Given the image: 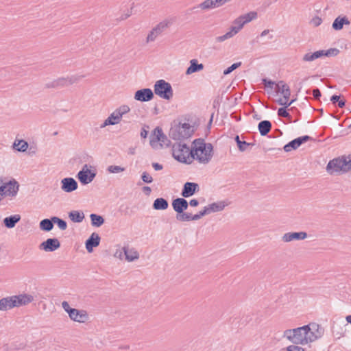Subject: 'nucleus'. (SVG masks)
I'll use <instances>...</instances> for the list:
<instances>
[{
	"mask_svg": "<svg viewBox=\"0 0 351 351\" xmlns=\"http://www.w3.org/2000/svg\"><path fill=\"white\" fill-rule=\"evenodd\" d=\"M199 190V186L197 183L186 182L184 184L183 188L181 191V195L187 198L193 196Z\"/></svg>",
	"mask_w": 351,
	"mask_h": 351,
	"instance_id": "nucleus-17",
	"label": "nucleus"
},
{
	"mask_svg": "<svg viewBox=\"0 0 351 351\" xmlns=\"http://www.w3.org/2000/svg\"><path fill=\"white\" fill-rule=\"evenodd\" d=\"M285 351H305L304 348L298 346V345L293 344L287 346Z\"/></svg>",
	"mask_w": 351,
	"mask_h": 351,
	"instance_id": "nucleus-50",
	"label": "nucleus"
},
{
	"mask_svg": "<svg viewBox=\"0 0 351 351\" xmlns=\"http://www.w3.org/2000/svg\"><path fill=\"white\" fill-rule=\"evenodd\" d=\"M254 143H247L245 141H241L240 142H238V149L240 152H245L246 151L249 147H252L254 146Z\"/></svg>",
	"mask_w": 351,
	"mask_h": 351,
	"instance_id": "nucleus-41",
	"label": "nucleus"
},
{
	"mask_svg": "<svg viewBox=\"0 0 351 351\" xmlns=\"http://www.w3.org/2000/svg\"><path fill=\"white\" fill-rule=\"evenodd\" d=\"M169 23L167 21H162L159 23L156 27H154L148 34L146 43L153 42L157 38L158 36L162 34L168 27Z\"/></svg>",
	"mask_w": 351,
	"mask_h": 351,
	"instance_id": "nucleus-14",
	"label": "nucleus"
},
{
	"mask_svg": "<svg viewBox=\"0 0 351 351\" xmlns=\"http://www.w3.org/2000/svg\"><path fill=\"white\" fill-rule=\"evenodd\" d=\"M130 111V108L127 105H122L117 108L110 116L104 121L100 128H103L108 125L118 124L123 115Z\"/></svg>",
	"mask_w": 351,
	"mask_h": 351,
	"instance_id": "nucleus-6",
	"label": "nucleus"
},
{
	"mask_svg": "<svg viewBox=\"0 0 351 351\" xmlns=\"http://www.w3.org/2000/svg\"><path fill=\"white\" fill-rule=\"evenodd\" d=\"M173 157L178 162L189 164L190 159L187 156L189 152V146L186 143L182 142L175 143L172 145Z\"/></svg>",
	"mask_w": 351,
	"mask_h": 351,
	"instance_id": "nucleus-7",
	"label": "nucleus"
},
{
	"mask_svg": "<svg viewBox=\"0 0 351 351\" xmlns=\"http://www.w3.org/2000/svg\"><path fill=\"white\" fill-rule=\"evenodd\" d=\"M12 308L11 297L3 298L0 300V310L7 311L8 309Z\"/></svg>",
	"mask_w": 351,
	"mask_h": 351,
	"instance_id": "nucleus-36",
	"label": "nucleus"
},
{
	"mask_svg": "<svg viewBox=\"0 0 351 351\" xmlns=\"http://www.w3.org/2000/svg\"><path fill=\"white\" fill-rule=\"evenodd\" d=\"M101 237L96 232H93L85 241V247L88 253L93 252L94 247L99 245Z\"/></svg>",
	"mask_w": 351,
	"mask_h": 351,
	"instance_id": "nucleus-19",
	"label": "nucleus"
},
{
	"mask_svg": "<svg viewBox=\"0 0 351 351\" xmlns=\"http://www.w3.org/2000/svg\"><path fill=\"white\" fill-rule=\"evenodd\" d=\"M313 140L312 137L308 135L302 136L300 137H298L290 142H289L287 144H286L283 149L286 152H289L291 150H295L297 149L303 143Z\"/></svg>",
	"mask_w": 351,
	"mask_h": 351,
	"instance_id": "nucleus-13",
	"label": "nucleus"
},
{
	"mask_svg": "<svg viewBox=\"0 0 351 351\" xmlns=\"http://www.w3.org/2000/svg\"><path fill=\"white\" fill-rule=\"evenodd\" d=\"M232 37V34L231 32H226L224 35L218 36L216 38V40L217 42H223L224 40L229 39Z\"/></svg>",
	"mask_w": 351,
	"mask_h": 351,
	"instance_id": "nucleus-52",
	"label": "nucleus"
},
{
	"mask_svg": "<svg viewBox=\"0 0 351 351\" xmlns=\"http://www.w3.org/2000/svg\"><path fill=\"white\" fill-rule=\"evenodd\" d=\"M322 22V19L317 16L313 17L311 20V23L313 24L315 27H318L319 25H320Z\"/></svg>",
	"mask_w": 351,
	"mask_h": 351,
	"instance_id": "nucleus-56",
	"label": "nucleus"
},
{
	"mask_svg": "<svg viewBox=\"0 0 351 351\" xmlns=\"http://www.w3.org/2000/svg\"><path fill=\"white\" fill-rule=\"evenodd\" d=\"M169 206L168 201L163 197L156 198L153 203L152 208L154 210H166Z\"/></svg>",
	"mask_w": 351,
	"mask_h": 351,
	"instance_id": "nucleus-28",
	"label": "nucleus"
},
{
	"mask_svg": "<svg viewBox=\"0 0 351 351\" xmlns=\"http://www.w3.org/2000/svg\"><path fill=\"white\" fill-rule=\"evenodd\" d=\"M10 297L12 308L27 305L28 304L33 302L34 300L33 295L27 293L12 295Z\"/></svg>",
	"mask_w": 351,
	"mask_h": 351,
	"instance_id": "nucleus-12",
	"label": "nucleus"
},
{
	"mask_svg": "<svg viewBox=\"0 0 351 351\" xmlns=\"http://www.w3.org/2000/svg\"><path fill=\"white\" fill-rule=\"evenodd\" d=\"M189 205H190L192 207H196L199 205V201L196 199H192L189 202Z\"/></svg>",
	"mask_w": 351,
	"mask_h": 351,
	"instance_id": "nucleus-64",
	"label": "nucleus"
},
{
	"mask_svg": "<svg viewBox=\"0 0 351 351\" xmlns=\"http://www.w3.org/2000/svg\"><path fill=\"white\" fill-rule=\"evenodd\" d=\"M193 143H197V150L200 152L197 155L196 160L199 163H208L213 156V146L210 143H205L203 138H197L193 141Z\"/></svg>",
	"mask_w": 351,
	"mask_h": 351,
	"instance_id": "nucleus-4",
	"label": "nucleus"
},
{
	"mask_svg": "<svg viewBox=\"0 0 351 351\" xmlns=\"http://www.w3.org/2000/svg\"><path fill=\"white\" fill-rule=\"evenodd\" d=\"M154 93L160 98L170 100L173 97V88L171 85L164 80H159L154 86Z\"/></svg>",
	"mask_w": 351,
	"mask_h": 351,
	"instance_id": "nucleus-5",
	"label": "nucleus"
},
{
	"mask_svg": "<svg viewBox=\"0 0 351 351\" xmlns=\"http://www.w3.org/2000/svg\"><path fill=\"white\" fill-rule=\"evenodd\" d=\"M228 0H205L197 5L202 10H210L219 8L224 5Z\"/></svg>",
	"mask_w": 351,
	"mask_h": 351,
	"instance_id": "nucleus-21",
	"label": "nucleus"
},
{
	"mask_svg": "<svg viewBox=\"0 0 351 351\" xmlns=\"http://www.w3.org/2000/svg\"><path fill=\"white\" fill-rule=\"evenodd\" d=\"M314 53H315V56L316 57L317 59L320 58L323 56H325L324 50H318V51H315Z\"/></svg>",
	"mask_w": 351,
	"mask_h": 351,
	"instance_id": "nucleus-61",
	"label": "nucleus"
},
{
	"mask_svg": "<svg viewBox=\"0 0 351 351\" xmlns=\"http://www.w3.org/2000/svg\"><path fill=\"white\" fill-rule=\"evenodd\" d=\"M96 175V169L91 165L85 164L77 173V178L82 184L86 185L90 183L95 179Z\"/></svg>",
	"mask_w": 351,
	"mask_h": 351,
	"instance_id": "nucleus-8",
	"label": "nucleus"
},
{
	"mask_svg": "<svg viewBox=\"0 0 351 351\" xmlns=\"http://www.w3.org/2000/svg\"><path fill=\"white\" fill-rule=\"evenodd\" d=\"M351 170V155L343 156L330 160L327 166L326 171L330 174L334 172H348Z\"/></svg>",
	"mask_w": 351,
	"mask_h": 351,
	"instance_id": "nucleus-3",
	"label": "nucleus"
},
{
	"mask_svg": "<svg viewBox=\"0 0 351 351\" xmlns=\"http://www.w3.org/2000/svg\"><path fill=\"white\" fill-rule=\"evenodd\" d=\"M227 206V204H226L223 201L217 202H213L208 205L209 209L211 213H215L221 211L224 209V208Z\"/></svg>",
	"mask_w": 351,
	"mask_h": 351,
	"instance_id": "nucleus-35",
	"label": "nucleus"
},
{
	"mask_svg": "<svg viewBox=\"0 0 351 351\" xmlns=\"http://www.w3.org/2000/svg\"><path fill=\"white\" fill-rule=\"evenodd\" d=\"M339 53V50L337 48H330L327 50H324L325 56H336Z\"/></svg>",
	"mask_w": 351,
	"mask_h": 351,
	"instance_id": "nucleus-49",
	"label": "nucleus"
},
{
	"mask_svg": "<svg viewBox=\"0 0 351 351\" xmlns=\"http://www.w3.org/2000/svg\"><path fill=\"white\" fill-rule=\"evenodd\" d=\"M272 128L271 121L263 120L258 123V129L261 136H264L268 134Z\"/></svg>",
	"mask_w": 351,
	"mask_h": 351,
	"instance_id": "nucleus-27",
	"label": "nucleus"
},
{
	"mask_svg": "<svg viewBox=\"0 0 351 351\" xmlns=\"http://www.w3.org/2000/svg\"><path fill=\"white\" fill-rule=\"evenodd\" d=\"M305 326L308 327V333L310 342H313L324 335V328L317 323L311 322Z\"/></svg>",
	"mask_w": 351,
	"mask_h": 351,
	"instance_id": "nucleus-11",
	"label": "nucleus"
},
{
	"mask_svg": "<svg viewBox=\"0 0 351 351\" xmlns=\"http://www.w3.org/2000/svg\"><path fill=\"white\" fill-rule=\"evenodd\" d=\"M69 217L74 223H81L84 219V214L81 210H72L69 213Z\"/></svg>",
	"mask_w": 351,
	"mask_h": 351,
	"instance_id": "nucleus-30",
	"label": "nucleus"
},
{
	"mask_svg": "<svg viewBox=\"0 0 351 351\" xmlns=\"http://www.w3.org/2000/svg\"><path fill=\"white\" fill-rule=\"evenodd\" d=\"M350 21L346 16H339L333 21L332 27L336 31H340L343 28V25H349Z\"/></svg>",
	"mask_w": 351,
	"mask_h": 351,
	"instance_id": "nucleus-22",
	"label": "nucleus"
},
{
	"mask_svg": "<svg viewBox=\"0 0 351 351\" xmlns=\"http://www.w3.org/2000/svg\"><path fill=\"white\" fill-rule=\"evenodd\" d=\"M204 69V64L199 63L197 60L193 59L190 61V65L186 69V74L191 75L195 72H199Z\"/></svg>",
	"mask_w": 351,
	"mask_h": 351,
	"instance_id": "nucleus-26",
	"label": "nucleus"
},
{
	"mask_svg": "<svg viewBox=\"0 0 351 351\" xmlns=\"http://www.w3.org/2000/svg\"><path fill=\"white\" fill-rule=\"evenodd\" d=\"M107 171L110 173H118L125 171V168L117 165H110L107 168Z\"/></svg>",
	"mask_w": 351,
	"mask_h": 351,
	"instance_id": "nucleus-43",
	"label": "nucleus"
},
{
	"mask_svg": "<svg viewBox=\"0 0 351 351\" xmlns=\"http://www.w3.org/2000/svg\"><path fill=\"white\" fill-rule=\"evenodd\" d=\"M53 217L50 219H44L39 223V228L44 232H49L53 228Z\"/></svg>",
	"mask_w": 351,
	"mask_h": 351,
	"instance_id": "nucleus-29",
	"label": "nucleus"
},
{
	"mask_svg": "<svg viewBox=\"0 0 351 351\" xmlns=\"http://www.w3.org/2000/svg\"><path fill=\"white\" fill-rule=\"evenodd\" d=\"M61 189L66 193H71L78 187L77 182L71 177L64 178L61 180Z\"/></svg>",
	"mask_w": 351,
	"mask_h": 351,
	"instance_id": "nucleus-18",
	"label": "nucleus"
},
{
	"mask_svg": "<svg viewBox=\"0 0 351 351\" xmlns=\"http://www.w3.org/2000/svg\"><path fill=\"white\" fill-rule=\"evenodd\" d=\"M233 24L237 27H240V29H241L245 23H244V21L242 20L241 16H239L233 21Z\"/></svg>",
	"mask_w": 351,
	"mask_h": 351,
	"instance_id": "nucleus-54",
	"label": "nucleus"
},
{
	"mask_svg": "<svg viewBox=\"0 0 351 351\" xmlns=\"http://www.w3.org/2000/svg\"><path fill=\"white\" fill-rule=\"evenodd\" d=\"M88 314L84 310H79L75 309V312H74V315H73L71 320L80 323H84L88 319Z\"/></svg>",
	"mask_w": 351,
	"mask_h": 351,
	"instance_id": "nucleus-24",
	"label": "nucleus"
},
{
	"mask_svg": "<svg viewBox=\"0 0 351 351\" xmlns=\"http://www.w3.org/2000/svg\"><path fill=\"white\" fill-rule=\"evenodd\" d=\"M242 20L244 21V23H247L252 21L253 19H256L257 13L256 12H250L240 16Z\"/></svg>",
	"mask_w": 351,
	"mask_h": 351,
	"instance_id": "nucleus-39",
	"label": "nucleus"
},
{
	"mask_svg": "<svg viewBox=\"0 0 351 351\" xmlns=\"http://www.w3.org/2000/svg\"><path fill=\"white\" fill-rule=\"evenodd\" d=\"M154 97V92L151 88H145L136 90L134 98L136 101L147 102L151 101Z\"/></svg>",
	"mask_w": 351,
	"mask_h": 351,
	"instance_id": "nucleus-15",
	"label": "nucleus"
},
{
	"mask_svg": "<svg viewBox=\"0 0 351 351\" xmlns=\"http://www.w3.org/2000/svg\"><path fill=\"white\" fill-rule=\"evenodd\" d=\"M312 95L315 99H319L322 96L321 91L317 88L313 89Z\"/></svg>",
	"mask_w": 351,
	"mask_h": 351,
	"instance_id": "nucleus-57",
	"label": "nucleus"
},
{
	"mask_svg": "<svg viewBox=\"0 0 351 351\" xmlns=\"http://www.w3.org/2000/svg\"><path fill=\"white\" fill-rule=\"evenodd\" d=\"M21 217L20 215L16 214L10 215L3 219V223L7 228H13L16 224L20 221Z\"/></svg>",
	"mask_w": 351,
	"mask_h": 351,
	"instance_id": "nucleus-25",
	"label": "nucleus"
},
{
	"mask_svg": "<svg viewBox=\"0 0 351 351\" xmlns=\"http://www.w3.org/2000/svg\"><path fill=\"white\" fill-rule=\"evenodd\" d=\"M123 251L125 256V259L129 262L138 259L139 257V254L136 251H129L128 247H123Z\"/></svg>",
	"mask_w": 351,
	"mask_h": 351,
	"instance_id": "nucleus-34",
	"label": "nucleus"
},
{
	"mask_svg": "<svg viewBox=\"0 0 351 351\" xmlns=\"http://www.w3.org/2000/svg\"><path fill=\"white\" fill-rule=\"evenodd\" d=\"M83 76L72 75L67 77H60L51 82L45 84V88H58L66 86L69 84H73L78 82Z\"/></svg>",
	"mask_w": 351,
	"mask_h": 351,
	"instance_id": "nucleus-10",
	"label": "nucleus"
},
{
	"mask_svg": "<svg viewBox=\"0 0 351 351\" xmlns=\"http://www.w3.org/2000/svg\"><path fill=\"white\" fill-rule=\"evenodd\" d=\"M158 142L160 143L161 147L165 145V147H168L171 145V141L167 137L165 134L163 136V138H161V141H158Z\"/></svg>",
	"mask_w": 351,
	"mask_h": 351,
	"instance_id": "nucleus-51",
	"label": "nucleus"
},
{
	"mask_svg": "<svg viewBox=\"0 0 351 351\" xmlns=\"http://www.w3.org/2000/svg\"><path fill=\"white\" fill-rule=\"evenodd\" d=\"M296 100V99H291L290 101H289V100H285L284 99H282V98H279L276 102L282 106V108H285V109H287L288 107H289Z\"/></svg>",
	"mask_w": 351,
	"mask_h": 351,
	"instance_id": "nucleus-44",
	"label": "nucleus"
},
{
	"mask_svg": "<svg viewBox=\"0 0 351 351\" xmlns=\"http://www.w3.org/2000/svg\"><path fill=\"white\" fill-rule=\"evenodd\" d=\"M201 218L202 217L199 213L195 215H192L191 213H188L184 219H183L182 221H197Z\"/></svg>",
	"mask_w": 351,
	"mask_h": 351,
	"instance_id": "nucleus-45",
	"label": "nucleus"
},
{
	"mask_svg": "<svg viewBox=\"0 0 351 351\" xmlns=\"http://www.w3.org/2000/svg\"><path fill=\"white\" fill-rule=\"evenodd\" d=\"M194 145V147L191 149L189 147V152L187 154V156L189 157V159H190L189 164H191L193 162V161L195 159L196 156L198 154L199 150H197V143H193Z\"/></svg>",
	"mask_w": 351,
	"mask_h": 351,
	"instance_id": "nucleus-37",
	"label": "nucleus"
},
{
	"mask_svg": "<svg viewBox=\"0 0 351 351\" xmlns=\"http://www.w3.org/2000/svg\"><path fill=\"white\" fill-rule=\"evenodd\" d=\"M153 135L154 137L150 140V145L152 147H154L155 143L158 142V141H161V138H163L165 134L162 132V130L160 127H156L153 130Z\"/></svg>",
	"mask_w": 351,
	"mask_h": 351,
	"instance_id": "nucleus-32",
	"label": "nucleus"
},
{
	"mask_svg": "<svg viewBox=\"0 0 351 351\" xmlns=\"http://www.w3.org/2000/svg\"><path fill=\"white\" fill-rule=\"evenodd\" d=\"M307 237L308 234L306 232H289L282 236V240L285 243H288L293 241L304 240Z\"/></svg>",
	"mask_w": 351,
	"mask_h": 351,
	"instance_id": "nucleus-20",
	"label": "nucleus"
},
{
	"mask_svg": "<svg viewBox=\"0 0 351 351\" xmlns=\"http://www.w3.org/2000/svg\"><path fill=\"white\" fill-rule=\"evenodd\" d=\"M5 183L6 186L7 196H16L19 188V183L14 179H12L9 182Z\"/></svg>",
	"mask_w": 351,
	"mask_h": 351,
	"instance_id": "nucleus-23",
	"label": "nucleus"
},
{
	"mask_svg": "<svg viewBox=\"0 0 351 351\" xmlns=\"http://www.w3.org/2000/svg\"><path fill=\"white\" fill-rule=\"evenodd\" d=\"M13 148L21 152H24L28 147V143L24 140H16L12 145Z\"/></svg>",
	"mask_w": 351,
	"mask_h": 351,
	"instance_id": "nucleus-33",
	"label": "nucleus"
},
{
	"mask_svg": "<svg viewBox=\"0 0 351 351\" xmlns=\"http://www.w3.org/2000/svg\"><path fill=\"white\" fill-rule=\"evenodd\" d=\"M277 114L279 117L287 118L291 121V116L285 108H279L277 112Z\"/></svg>",
	"mask_w": 351,
	"mask_h": 351,
	"instance_id": "nucleus-42",
	"label": "nucleus"
},
{
	"mask_svg": "<svg viewBox=\"0 0 351 351\" xmlns=\"http://www.w3.org/2000/svg\"><path fill=\"white\" fill-rule=\"evenodd\" d=\"M262 83L267 88H270L272 89L274 88V85L275 84V82L267 79V78H263L262 79Z\"/></svg>",
	"mask_w": 351,
	"mask_h": 351,
	"instance_id": "nucleus-53",
	"label": "nucleus"
},
{
	"mask_svg": "<svg viewBox=\"0 0 351 351\" xmlns=\"http://www.w3.org/2000/svg\"><path fill=\"white\" fill-rule=\"evenodd\" d=\"M0 195L7 196L5 183L0 178Z\"/></svg>",
	"mask_w": 351,
	"mask_h": 351,
	"instance_id": "nucleus-55",
	"label": "nucleus"
},
{
	"mask_svg": "<svg viewBox=\"0 0 351 351\" xmlns=\"http://www.w3.org/2000/svg\"><path fill=\"white\" fill-rule=\"evenodd\" d=\"M142 191L146 195H149L152 191V189L149 186H145L142 188Z\"/></svg>",
	"mask_w": 351,
	"mask_h": 351,
	"instance_id": "nucleus-62",
	"label": "nucleus"
},
{
	"mask_svg": "<svg viewBox=\"0 0 351 351\" xmlns=\"http://www.w3.org/2000/svg\"><path fill=\"white\" fill-rule=\"evenodd\" d=\"M281 94L283 95L284 99L289 100L291 95V90L289 86L287 84H282V91Z\"/></svg>",
	"mask_w": 351,
	"mask_h": 351,
	"instance_id": "nucleus-40",
	"label": "nucleus"
},
{
	"mask_svg": "<svg viewBox=\"0 0 351 351\" xmlns=\"http://www.w3.org/2000/svg\"><path fill=\"white\" fill-rule=\"evenodd\" d=\"M308 327L303 326L294 329H287L284 331L283 337L295 345H305L311 343L308 341Z\"/></svg>",
	"mask_w": 351,
	"mask_h": 351,
	"instance_id": "nucleus-2",
	"label": "nucleus"
},
{
	"mask_svg": "<svg viewBox=\"0 0 351 351\" xmlns=\"http://www.w3.org/2000/svg\"><path fill=\"white\" fill-rule=\"evenodd\" d=\"M199 213L202 217L206 215L210 214V211L209 209V206H205L202 210L199 212Z\"/></svg>",
	"mask_w": 351,
	"mask_h": 351,
	"instance_id": "nucleus-58",
	"label": "nucleus"
},
{
	"mask_svg": "<svg viewBox=\"0 0 351 351\" xmlns=\"http://www.w3.org/2000/svg\"><path fill=\"white\" fill-rule=\"evenodd\" d=\"M240 27H237L235 25H232L230 27V29L228 32H231L232 34V37L237 34L240 31Z\"/></svg>",
	"mask_w": 351,
	"mask_h": 351,
	"instance_id": "nucleus-59",
	"label": "nucleus"
},
{
	"mask_svg": "<svg viewBox=\"0 0 351 351\" xmlns=\"http://www.w3.org/2000/svg\"><path fill=\"white\" fill-rule=\"evenodd\" d=\"M341 97V95H333L330 97V101H332V104H336L337 102L338 103V101L340 100Z\"/></svg>",
	"mask_w": 351,
	"mask_h": 351,
	"instance_id": "nucleus-60",
	"label": "nucleus"
},
{
	"mask_svg": "<svg viewBox=\"0 0 351 351\" xmlns=\"http://www.w3.org/2000/svg\"><path fill=\"white\" fill-rule=\"evenodd\" d=\"M60 247V243L56 238H49L42 242L39 245V249L45 252H51L58 250Z\"/></svg>",
	"mask_w": 351,
	"mask_h": 351,
	"instance_id": "nucleus-16",
	"label": "nucleus"
},
{
	"mask_svg": "<svg viewBox=\"0 0 351 351\" xmlns=\"http://www.w3.org/2000/svg\"><path fill=\"white\" fill-rule=\"evenodd\" d=\"M194 133L193 128L189 123H181L174 120L171 123L169 136L172 139L182 142L189 138Z\"/></svg>",
	"mask_w": 351,
	"mask_h": 351,
	"instance_id": "nucleus-1",
	"label": "nucleus"
},
{
	"mask_svg": "<svg viewBox=\"0 0 351 351\" xmlns=\"http://www.w3.org/2000/svg\"><path fill=\"white\" fill-rule=\"evenodd\" d=\"M152 167L156 171H160L162 170L163 167L162 165L158 163V162H153Z\"/></svg>",
	"mask_w": 351,
	"mask_h": 351,
	"instance_id": "nucleus-63",
	"label": "nucleus"
},
{
	"mask_svg": "<svg viewBox=\"0 0 351 351\" xmlns=\"http://www.w3.org/2000/svg\"><path fill=\"white\" fill-rule=\"evenodd\" d=\"M314 52H308L304 54L302 58L303 62H312L316 60Z\"/></svg>",
	"mask_w": 351,
	"mask_h": 351,
	"instance_id": "nucleus-47",
	"label": "nucleus"
},
{
	"mask_svg": "<svg viewBox=\"0 0 351 351\" xmlns=\"http://www.w3.org/2000/svg\"><path fill=\"white\" fill-rule=\"evenodd\" d=\"M172 208L176 213V219L182 221L188 213L184 212L189 207V202L184 197H177L173 199Z\"/></svg>",
	"mask_w": 351,
	"mask_h": 351,
	"instance_id": "nucleus-9",
	"label": "nucleus"
},
{
	"mask_svg": "<svg viewBox=\"0 0 351 351\" xmlns=\"http://www.w3.org/2000/svg\"><path fill=\"white\" fill-rule=\"evenodd\" d=\"M141 180L143 182L150 184L153 182L152 177L147 171H144L141 174Z\"/></svg>",
	"mask_w": 351,
	"mask_h": 351,
	"instance_id": "nucleus-48",
	"label": "nucleus"
},
{
	"mask_svg": "<svg viewBox=\"0 0 351 351\" xmlns=\"http://www.w3.org/2000/svg\"><path fill=\"white\" fill-rule=\"evenodd\" d=\"M90 219L91 221V226L93 227H101L105 222V219L103 216L95 213L90 215Z\"/></svg>",
	"mask_w": 351,
	"mask_h": 351,
	"instance_id": "nucleus-31",
	"label": "nucleus"
},
{
	"mask_svg": "<svg viewBox=\"0 0 351 351\" xmlns=\"http://www.w3.org/2000/svg\"><path fill=\"white\" fill-rule=\"evenodd\" d=\"M241 65V62H235V63L232 64L231 66H230L229 67H228L227 69H226L223 71V75H227L231 73L234 70L239 68Z\"/></svg>",
	"mask_w": 351,
	"mask_h": 351,
	"instance_id": "nucleus-46",
	"label": "nucleus"
},
{
	"mask_svg": "<svg viewBox=\"0 0 351 351\" xmlns=\"http://www.w3.org/2000/svg\"><path fill=\"white\" fill-rule=\"evenodd\" d=\"M53 225L56 223L60 230H65L67 228L66 221L56 216L53 217Z\"/></svg>",
	"mask_w": 351,
	"mask_h": 351,
	"instance_id": "nucleus-38",
	"label": "nucleus"
}]
</instances>
